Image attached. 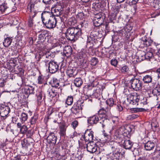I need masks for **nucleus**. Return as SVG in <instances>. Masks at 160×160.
<instances>
[{
    "label": "nucleus",
    "instance_id": "f257e3e1",
    "mask_svg": "<svg viewBox=\"0 0 160 160\" xmlns=\"http://www.w3.org/2000/svg\"><path fill=\"white\" fill-rule=\"evenodd\" d=\"M132 131L131 128L129 126H122L116 130L114 133L115 139L118 140L119 143L122 144L123 147L126 149H131L133 143L129 140L123 139L124 137H128Z\"/></svg>",
    "mask_w": 160,
    "mask_h": 160
},
{
    "label": "nucleus",
    "instance_id": "f03ea898",
    "mask_svg": "<svg viewBox=\"0 0 160 160\" xmlns=\"http://www.w3.org/2000/svg\"><path fill=\"white\" fill-rule=\"evenodd\" d=\"M108 121L107 115L100 109L98 111L97 114L88 118L87 120L90 126H93L98 122H99L103 128L107 125Z\"/></svg>",
    "mask_w": 160,
    "mask_h": 160
},
{
    "label": "nucleus",
    "instance_id": "7ed1b4c3",
    "mask_svg": "<svg viewBox=\"0 0 160 160\" xmlns=\"http://www.w3.org/2000/svg\"><path fill=\"white\" fill-rule=\"evenodd\" d=\"M41 18L43 24L46 28L51 29L56 27L57 19L52 12L44 11L41 14Z\"/></svg>",
    "mask_w": 160,
    "mask_h": 160
},
{
    "label": "nucleus",
    "instance_id": "20e7f679",
    "mask_svg": "<svg viewBox=\"0 0 160 160\" xmlns=\"http://www.w3.org/2000/svg\"><path fill=\"white\" fill-rule=\"evenodd\" d=\"M147 33L142 38L141 43L143 45L141 47H146L145 57L146 60H150L153 56V52L154 50L151 48L149 47L152 42V41L147 37Z\"/></svg>",
    "mask_w": 160,
    "mask_h": 160
},
{
    "label": "nucleus",
    "instance_id": "39448f33",
    "mask_svg": "<svg viewBox=\"0 0 160 160\" xmlns=\"http://www.w3.org/2000/svg\"><path fill=\"white\" fill-rule=\"evenodd\" d=\"M82 30L78 28L71 27L67 29L65 32L66 38L68 40L75 42L81 37Z\"/></svg>",
    "mask_w": 160,
    "mask_h": 160
},
{
    "label": "nucleus",
    "instance_id": "423d86ee",
    "mask_svg": "<svg viewBox=\"0 0 160 160\" xmlns=\"http://www.w3.org/2000/svg\"><path fill=\"white\" fill-rule=\"evenodd\" d=\"M98 32L95 31H92L90 33L89 36L88 37L86 47L87 49L92 50L93 46L98 41L97 40Z\"/></svg>",
    "mask_w": 160,
    "mask_h": 160
},
{
    "label": "nucleus",
    "instance_id": "0eeeda50",
    "mask_svg": "<svg viewBox=\"0 0 160 160\" xmlns=\"http://www.w3.org/2000/svg\"><path fill=\"white\" fill-rule=\"evenodd\" d=\"M114 105L113 99L110 98L107 99L105 102H102L101 104V109L103 112L106 113V114L110 113V110L112 107Z\"/></svg>",
    "mask_w": 160,
    "mask_h": 160
},
{
    "label": "nucleus",
    "instance_id": "6e6552de",
    "mask_svg": "<svg viewBox=\"0 0 160 160\" xmlns=\"http://www.w3.org/2000/svg\"><path fill=\"white\" fill-rule=\"evenodd\" d=\"M79 144L80 147L82 148H87V151L90 153H93L95 152L98 150V149L99 148L97 144L93 141L88 142L87 144H83L82 141H79Z\"/></svg>",
    "mask_w": 160,
    "mask_h": 160
},
{
    "label": "nucleus",
    "instance_id": "1a4fd4ad",
    "mask_svg": "<svg viewBox=\"0 0 160 160\" xmlns=\"http://www.w3.org/2000/svg\"><path fill=\"white\" fill-rule=\"evenodd\" d=\"M28 10L31 12V14L28 21V25L29 27H32L34 22L33 18L36 16L38 11V9H36L34 8V5L31 4L28 5Z\"/></svg>",
    "mask_w": 160,
    "mask_h": 160
},
{
    "label": "nucleus",
    "instance_id": "9d476101",
    "mask_svg": "<svg viewBox=\"0 0 160 160\" xmlns=\"http://www.w3.org/2000/svg\"><path fill=\"white\" fill-rule=\"evenodd\" d=\"M93 133L94 132L91 129L86 130L83 136H82V137L81 140L82 141V142L84 144V142L85 143L86 142H93L94 138Z\"/></svg>",
    "mask_w": 160,
    "mask_h": 160
},
{
    "label": "nucleus",
    "instance_id": "9b49d317",
    "mask_svg": "<svg viewBox=\"0 0 160 160\" xmlns=\"http://www.w3.org/2000/svg\"><path fill=\"white\" fill-rule=\"evenodd\" d=\"M127 99L130 104L138 105L140 101V95L136 92L132 93L128 95Z\"/></svg>",
    "mask_w": 160,
    "mask_h": 160
},
{
    "label": "nucleus",
    "instance_id": "f8f14e48",
    "mask_svg": "<svg viewBox=\"0 0 160 160\" xmlns=\"http://www.w3.org/2000/svg\"><path fill=\"white\" fill-rule=\"evenodd\" d=\"M131 87L135 91H139L142 88V82L138 79L133 78L129 82Z\"/></svg>",
    "mask_w": 160,
    "mask_h": 160
},
{
    "label": "nucleus",
    "instance_id": "ddd939ff",
    "mask_svg": "<svg viewBox=\"0 0 160 160\" xmlns=\"http://www.w3.org/2000/svg\"><path fill=\"white\" fill-rule=\"evenodd\" d=\"M48 65L49 71L51 73L56 72L59 69V65L58 63L54 61H50Z\"/></svg>",
    "mask_w": 160,
    "mask_h": 160
},
{
    "label": "nucleus",
    "instance_id": "4468645a",
    "mask_svg": "<svg viewBox=\"0 0 160 160\" xmlns=\"http://www.w3.org/2000/svg\"><path fill=\"white\" fill-rule=\"evenodd\" d=\"M34 140L32 138H24L21 141L22 147L23 148L27 149L30 145L34 146Z\"/></svg>",
    "mask_w": 160,
    "mask_h": 160
},
{
    "label": "nucleus",
    "instance_id": "2eb2a0df",
    "mask_svg": "<svg viewBox=\"0 0 160 160\" xmlns=\"http://www.w3.org/2000/svg\"><path fill=\"white\" fill-rule=\"evenodd\" d=\"M58 123H60L58 133L60 137L65 138L66 135V131L67 126H66L65 123L64 122H58Z\"/></svg>",
    "mask_w": 160,
    "mask_h": 160
},
{
    "label": "nucleus",
    "instance_id": "dca6fc26",
    "mask_svg": "<svg viewBox=\"0 0 160 160\" xmlns=\"http://www.w3.org/2000/svg\"><path fill=\"white\" fill-rule=\"evenodd\" d=\"M49 11L52 12V13L55 16H58L61 15L63 12L62 6L59 5L56 6L55 7L52 8L51 10H50Z\"/></svg>",
    "mask_w": 160,
    "mask_h": 160
},
{
    "label": "nucleus",
    "instance_id": "f3484780",
    "mask_svg": "<svg viewBox=\"0 0 160 160\" xmlns=\"http://www.w3.org/2000/svg\"><path fill=\"white\" fill-rule=\"evenodd\" d=\"M10 111L9 106L4 105H2L0 108V114L3 118H6Z\"/></svg>",
    "mask_w": 160,
    "mask_h": 160
},
{
    "label": "nucleus",
    "instance_id": "a211bd4d",
    "mask_svg": "<svg viewBox=\"0 0 160 160\" xmlns=\"http://www.w3.org/2000/svg\"><path fill=\"white\" fill-rule=\"evenodd\" d=\"M59 81L57 78H53L51 81V84L53 87H54L55 89H58V93H61L62 89L59 85Z\"/></svg>",
    "mask_w": 160,
    "mask_h": 160
},
{
    "label": "nucleus",
    "instance_id": "6ab92c4d",
    "mask_svg": "<svg viewBox=\"0 0 160 160\" xmlns=\"http://www.w3.org/2000/svg\"><path fill=\"white\" fill-rule=\"evenodd\" d=\"M57 137L53 132H50L47 138L48 143L49 144H55L57 141Z\"/></svg>",
    "mask_w": 160,
    "mask_h": 160
},
{
    "label": "nucleus",
    "instance_id": "aec40b11",
    "mask_svg": "<svg viewBox=\"0 0 160 160\" xmlns=\"http://www.w3.org/2000/svg\"><path fill=\"white\" fill-rule=\"evenodd\" d=\"M122 29H127L128 31L126 32V30L124 32H123V36L125 37L126 40L128 41H130L131 39L130 38V37L131 35V31L132 29V28L129 26H127L123 28Z\"/></svg>",
    "mask_w": 160,
    "mask_h": 160
},
{
    "label": "nucleus",
    "instance_id": "412c9836",
    "mask_svg": "<svg viewBox=\"0 0 160 160\" xmlns=\"http://www.w3.org/2000/svg\"><path fill=\"white\" fill-rule=\"evenodd\" d=\"M48 35V33L47 31L44 30L42 32L38 35V40L41 43L44 42L47 40Z\"/></svg>",
    "mask_w": 160,
    "mask_h": 160
},
{
    "label": "nucleus",
    "instance_id": "4be33fe9",
    "mask_svg": "<svg viewBox=\"0 0 160 160\" xmlns=\"http://www.w3.org/2000/svg\"><path fill=\"white\" fill-rule=\"evenodd\" d=\"M34 88L32 86L26 85L24 88V92L28 96L30 94L34 93Z\"/></svg>",
    "mask_w": 160,
    "mask_h": 160
},
{
    "label": "nucleus",
    "instance_id": "5701e85b",
    "mask_svg": "<svg viewBox=\"0 0 160 160\" xmlns=\"http://www.w3.org/2000/svg\"><path fill=\"white\" fill-rule=\"evenodd\" d=\"M71 111L72 113L77 115H78L80 113V110L79 107V104L78 102L74 103L71 108Z\"/></svg>",
    "mask_w": 160,
    "mask_h": 160
},
{
    "label": "nucleus",
    "instance_id": "b1692460",
    "mask_svg": "<svg viewBox=\"0 0 160 160\" xmlns=\"http://www.w3.org/2000/svg\"><path fill=\"white\" fill-rule=\"evenodd\" d=\"M155 146V144L153 142L149 141L145 143L144 148L147 151H150L154 148Z\"/></svg>",
    "mask_w": 160,
    "mask_h": 160
},
{
    "label": "nucleus",
    "instance_id": "393cba45",
    "mask_svg": "<svg viewBox=\"0 0 160 160\" xmlns=\"http://www.w3.org/2000/svg\"><path fill=\"white\" fill-rule=\"evenodd\" d=\"M72 48L70 46H65L63 50V54L67 57L69 58L70 56L72 53Z\"/></svg>",
    "mask_w": 160,
    "mask_h": 160
},
{
    "label": "nucleus",
    "instance_id": "a878e982",
    "mask_svg": "<svg viewBox=\"0 0 160 160\" xmlns=\"http://www.w3.org/2000/svg\"><path fill=\"white\" fill-rule=\"evenodd\" d=\"M152 93L153 96H155L157 98L156 100H158V96L160 95V85H157L152 90Z\"/></svg>",
    "mask_w": 160,
    "mask_h": 160
},
{
    "label": "nucleus",
    "instance_id": "bb28decb",
    "mask_svg": "<svg viewBox=\"0 0 160 160\" xmlns=\"http://www.w3.org/2000/svg\"><path fill=\"white\" fill-rule=\"evenodd\" d=\"M36 95L37 97V101L38 104L42 102L45 98V96L43 93L42 92L38 91L37 92Z\"/></svg>",
    "mask_w": 160,
    "mask_h": 160
},
{
    "label": "nucleus",
    "instance_id": "cd10ccee",
    "mask_svg": "<svg viewBox=\"0 0 160 160\" xmlns=\"http://www.w3.org/2000/svg\"><path fill=\"white\" fill-rule=\"evenodd\" d=\"M138 59L140 62L146 60L145 57V52L144 51H139L137 53Z\"/></svg>",
    "mask_w": 160,
    "mask_h": 160
},
{
    "label": "nucleus",
    "instance_id": "c85d7f7f",
    "mask_svg": "<svg viewBox=\"0 0 160 160\" xmlns=\"http://www.w3.org/2000/svg\"><path fill=\"white\" fill-rule=\"evenodd\" d=\"M122 156L120 152L118 151L113 152L110 156V158L112 160H119L120 157Z\"/></svg>",
    "mask_w": 160,
    "mask_h": 160
},
{
    "label": "nucleus",
    "instance_id": "c756f323",
    "mask_svg": "<svg viewBox=\"0 0 160 160\" xmlns=\"http://www.w3.org/2000/svg\"><path fill=\"white\" fill-rule=\"evenodd\" d=\"M105 18V14L101 12H99L98 13L95 14L94 16V19H99L100 20H101L103 21H104Z\"/></svg>",
    "mask_w": 160,
    "mask_h": 160
},
{
    "label": "nucleus",
    "instance_id": "7c9ffc66",
    "mask_svg": "<svg viewBox=\"0 0 160 160\" xmlns=\"http://www.w3.org/2000/svg\"><path fill=\"white\" fill-rule=\"evenodd\" d=\"M48 92L49 97L52 98L57 95L58 92V90H55V89H50L48 90Z\"/></svg>",
    "mask_w": 160,
    "mask_h": 160
},
{
    "label": "nucleus",
    "instance_id": "2f4dec72",
    "mask_svg": "<svg viewBox=\"0 0 160 160\" xmlns=\"http://www.w3.org/2000/svg\"><path fill=\"white\" fill-rule=\"evenodd\" d=\"M12 41L11 38L7 37L5 38L3 42L4 46L5 47H8L11 44Z\"/></svg>",
    "mask_w": 160,
    "mask_h": 160
},
{
    "label": "nucleus",
    "instance_id": "473e14b6",
    "mask_svg": "<svg viewBox=\"0 0 160 160\" xmlns=\"http://www.w3.org/2000/svg\"><path fill=\"white\" fill-rule=\"evenodd\" d=\"M87 52L86 50L82 49L77 55V58L79 59H83L85 58L87 56Z\"/></svg>",
    "mask_w": 160,
    "mask_h": 160
},
{
    "label": "nucleus",
    "instance_id": "72a5a7b5",
    "mask_svg": "<svg viewBox=\"0 0 160 160\" xmlns=\"http://www.w3.org/2000/svg\"><path fill=\"white\" fill-rule=\"evenodd\" d=\"M38 118V114L37 113L34 114L33 116L31 118L30 123L31 125H35L37 122Z\"/></svg>",
    "mask_w": 160,
    "mask_h": 160
},
{
    "label": "nucleus",
    "instance_id": "f704fd0d",
    "mask_svg": "<svg viewBox=\"0 0 160 160\" xmlns=\"http://www.w3.org/2000/svg\"><path fill=\"white\" fill-rule=\"evenodd\" d=\"M98 84V82L97 80L93 81L89 83L87 86V88L89 89H91L93 88L96 87Z\"/></svg>",
    "mask_w": 160,
    "mask_h": 160
},
{
    "label": "nucleus",
    "instance_id": "c9c22d12",
    "mask_svg": "<svg viewBox=\"0 0 160 160\" xmlns=\"http://www.w3.org/2000/svg\"><path fill=\"white\" fill-rule=\"evenodd\" d=\"M152 80V77L149 75H146L144 76L142 79V81L144 83H148L151 82Z\"/></svg>",
    "mask_w": 160,
    "mask_h": 160
},
{
    "label": "nucleus",
    "instance_id": "e433bc0d",
    "mask_svg": "<svg viewBox=\"0 0 160 160\" xmlns=\"http://www.w3.org/2000/svg\"><path fill=\"white\" fill-rule=\"evenodd\" d=\"M8 8L7 4L4 2L0 5V14H3L5 12L7 9Z\"/></svg>",
    "mask_w": 160,
    "mask_h": 160
},
{
    "label": "nucleus",
    "instance_id": "4c0bfd02",
    "mask_svg": "<svg viewBox=\"0 0 160 160\" xmlns=\"http://www.w3.org/2000/svg\"><path fill=\"white\" fill-rule=\"evenodd\" d=\"M82 83V81L80 78H76L74 81V84L77 87H80Z\"/></svg>",
    "mask_w": 160,
    "mask_h": 160
},
{
    "label": "nucleus",
    "instance_id": "58836bf2",
    "mask_svg": "<svg viewBox=\"0 0 160 160\" xmlns=\"http://www.w3.org/2000/svg\"><path fill=\"white\" fill-rule=\"evenodd\" d=\"M20 118L22 123H23L28 119V115L24 112L22 113L20 115Z\"/></svg>",
    "mask_w": 160,
    "mask_h": 160
},
{
    "label": "nucleus",
    "instance_id": "ea45409f",
    "mask_svg": "<svg viewBox=\"0 0 160 160\" xmlns=\"http://www.w3.org/2000/svg\"><path fill=\"white\" fill-rule=\"evenodd\" d=\"M104 21L101 20L96 19H93V22L94 25L96 27H98L102 25L104 22Z\"/></svg>",
    "mask_w": 160,
    "mask_h": 160
},
{
    "label": "nucleus",
    "instance_id": "a19ab883",
    "mask_svg": "<svg viewBox=\"0 0 160 160\" xmlns=\"http://www.w3.org/2000/svg\"><path fill=\"white\" fill-rule=\"evenodd\" d=\"M144 109L142 108H130V111L132 113H135L138 112H142L143 111Z\"/></svg>",
    "mask_w": 160,
    "mask_h": 160
},
{
    "label": "nucleus",
    "instance_id": "79ce46f5",
    "mask_svg": "<svg viewBox=\"0 0 160 160\" xmlns=\"http://www.w3.org/2000/svg\"><path fill=\"white\" fill-rule=\"evenodd\" d=\"M129 68L127 65H124L122 67L121 69V72L123 74H126L128 73L129 71Z\"/></svg>",
    "mask_w": 160,
    "mask_h": 160
},
{
    "label": "nucleus",
    "instance_id": "37998d69",
    "mask_svg": "<svg viewBox=\"0 0 160 160\" xmlns=\"http://www.w3.org/2000/svg\"><path fill=\"white\" fill-rule=\"evenodd\" d=\"M139 116L137 114H132L129 115L127 117V120H132L135 119L138 117Z\"/></svg>",
    "mask_w": 160,
    "mask_h": 160
},
{
    "label": "nucleus",
    "instance_id": "c03bdc74",
    "mask_svg": "<svg viewBox=\"0 0 160 160\" xmlns=\"http://www.w3.org/2000/svg\"><path fill=\"white\" fill-rule=\"evenodd\" d=\"M45 81V77L42 75H40L38 77V83L39 84L44 83Z\"/></svg>",
    "mask_w": 160,
    "mask_h": 160
},
{
    "label": "nucleus",
    "instance_id": "a18cd8bd",
    "mask_svg": "<svg viewBox=\"0 0 160 160\" xmlns=\"http://www.w3.org/2000/svg\"><path fill=\"white\" fill-rule=\"evenodd\" d=\"M73 102V98L72 96H68L66 100V103L68 105H71Z\"/></svg>",
    "mask_w": 160,
    "mask_h": 160
},
{
    "label": "nucleus",
    "instance_id": "49530a36",
    "mask_svg": "<svg viewBox=\"0 0 160 160\" xmlns=\"http://www.w3.org/2000/svg\"><path fill=\"white\" fill-rule=\"evenodd\" d=\"M126 30V32H128L127 29H122L121 30L117 31L115 32V34H117L120 37L123 36V32H124Z\"/></svg>",
    "mask_w": 160,
    "mask_h": 160
},
{
    "label": "nucleus",
    "instance_id": "de8ad7c7",
    "mask_svg": "<svg viewBox=\"0 0 160 160\" xmlns=\"http://www.w3.org/2000/svg\"><path fill=\"white\" fill-rule=\"evenodd\" d=\"M94 6L95 9L96 11H99L100 10H102L101 9L102 5L101 3H96L94 4Z\"/></svg>",
    "mask_w": 160,
    "mask_h": 160
},
{
    "label": "nucleus",
    "instance_id": "09e8293b",
    "mask_svg": "<svg viewBox=\"0 0 160 160\" xmlns=\"http://www.w3.org/2000/svg\"><path fill=\"white\" fill-rule=\"evenodd\" d=\"M103 133L104 136V138L105 139V142H108L110 141L111 138L110 136L105 133L104 130L103 131Z\"/></svg>",
    "mask_w": 160,
    "mask_h": 160
},
{
    "label": "nucleus",
    "instance_id": "8fccbe9b",
    "mask_svg": "<svg viewBox=\"0 0 160 160\" xmlns=\"http://www.w3.org/2000/svg\"><path fill=\"white\" fill-rule=\"evenodd\" d=\"M28 128L25 125H23L22 127L20 128V132L21 133L24 134L27 131Z\"/></svg>",
    "mask_w": 160,
    "mask_h": 160
},
{
    "label": "nucleus",
    "instance_id": "3c124183",
    "mask_svg": "<svg viewBox=\"0 0 160 160\" xmlns=\"http://www.w3.org/2000/svg\"><path fill=\"white\" fill-rule=\"evenodd\" d=\"M26 133L27 138H31V137L33 134V132L31 130H29L28 131H27Z\"/></svg>",
    "mask_w": 160,
    "mask_h": 160
},
{
    "label": "nucleus",
    "instance_id": "603ef678",
    "mask_svg": "<svg viewBox=\"0 0 160 160\" xmlns=\"http://www.w3.org/2000/svg\"><path fill=\"white\" fill-rule=\"evenodd\" d=\"M98 59L96 58H93L91 60V64L94 66L96 65L98 63Z\"/></svg>",
    "mask_w": 160,
    "mask_h": 160
},
{
    "label": "nucleus",
    "instance_id": "864d4df0",
    "mask_svg": "<svg viewBox=\"0 0 160 160\" xmlns=\"http://www.w3.org/2000/svg\"><path fill=\"white\" fill-rule=\"evenodd\" d=\"M110 62L112 65L113 66L115 67H116L118 62L116 59H112L111 60Z\"/></svg>",
    "mask_w": 160,
    "mask_h": 160
},
{
    "label": "nucleus",
    "instance_id": "5fc2aeb1",
    "mask_svg": "<svg viewBox=\"0 0 160 160\" xmlns=\"http://www.w3.org/2000/svg\"><path fill=\"white\" fill-rule=\"evenodd\" d=\"M67 73L69 77H74V72L72 69H70L68 70Z\"/></svg>",
    "mask_w": 160,
    "mask_h": 160
},
{
    "label": "nucleus",
    "instance_id": "6e6d98bb",
    "mask_svg": "<svg viewBox=\"0 0 160 160\" xmlns=\"http://www.w3.org/2000/svg\"><path fill=\"white\" fill-rule=\"evenodd\" d=\"M154 8L156 10H158L159 12V13H158V12L157 14H156L157 16H158L160 14V6L158 4H156L154 6Z\"/></svg>",
    "mask_w": 160,
    "mask_h": 160
},
{
    "label": "nucleus",
    "instance_id": "4d7b16f0",
    "mask_svg": "<svg viewBox=\"0 0 160 160\" xmlns=\"http://www.w3.org/2000/svg\"><path fill=\"white\" fill-rule=\"evenodd\" d=\"M17 68L18 69V72L19 73L20 75H23L24 73V71L23 69L22 68L19 67H17Z\"/></svg>",
    "mask_w": 160,
    "mask_h": 160
},
{
    "label": "nucleus",
    "instance_id": "13d9d810",
    "mask_svg": "<svg viewBox=\"0 0 160 160\" xmlns=\"http://www.w3.org/2000/svg\"><path fill=\"white\" fill-rule=\"evenodd\" d=\"M119 119L118 117H115L112 118V121L113 123L118 124V123Z\"/></svg>",
    "mask_w": 160,
    "mask_h": 160
},
{
    "label": "nucleus",
    "instance_id": "bf43d9fd",
    "mask_svg": "<svg viewBox=\"0 0 160 160\" xmlns=\"http://www.w3.org/2000/svg\"><path fill=\"white\" fill-rule=\"evenodd\" d=\"M72 127L74 129H75L78 125V122L77 120H75L72 122Z\"/></svg>",
    "mask_w": 160,
    "mask_h": 160
},
{
    "label": "nucleus",
    "instance_id": "052dcab7",
    "mask_svg": "<svg viewBox=\"0 0 160 160\" xmlns=\"http://www.w3.org/2000/svg\"><path fill=\"white\" fill-rule=\"evenodd\" d=\"M139 0H128V2L130 5H135Z\"/></svg>",
    "mask_w": 160,
    "mask_h": 160
},
{
    "label": "nucleus",
    "instance_id": "680f3d73",
    "mask_svg": "<svg viewBox=\"0 0 160 160\" xmlns=\"http://www.w3.org/2000/svg\"><path fill=\"white\" fill-rule=\"evenodd\" d=\"M116 108L119 112H121L123 110L122 107L120 104H119L117 105Z\"/></svg>",
    "mask_w": 160,
    "mask_h": 160
},
{
    "label": "nucleus",
    "instance_id": "e2e57ef3",
    "mask_svg": "<svg viewBox=\"0 0 160 160\" xmlns=\"http://www.w3.org/2000/svg\"><path fill=\"white\" fill-rule=\"evenodd\" d=\"M77 16L80 18V19H82L84 18V13L82 12H80L78 14Z\"/></svg>",
    "mask_w": 160,
    "mask_h": 160
},
{
    "label": "nucleus",
    "instance_id": "0e129e2a",
    "mask_svg": "<svg viewBox=\"0 0 160 160\" xmlns=\"http://www.w3.org/2000/svg\"><path fill=\"white\" fill-rule=\"evenodd\" d=\"M42 2L45 5L49 4L51 3V0H42Z\"/></svg>",
    "mask_w": 160,
    "mask_h": 160
},
{
    "label": "nucleus",
    "instance_id": "69168bd1",
    "mask_svg": "<svg viewBox=\"0 0 160 160\" xmlns=\"http://www.w3.org/2000/svg\"><path fill=\"white\" fill-rule=\"evenodd\" d=\"M51 53L49 52H45L44 57H45L47 58H49V57H51Z\"/></svg>",
    "mask_w": 160,
    "mask_h": 160
},
{
    "label": "nucleus",
    "instance_id": "338daca9",
    "mask_svg": "<svg viewBox=\"0 0 160 160\" xmlns=\"http://www.w3.org/2000/svg\"><path fill=\"white\" fill-rule=\"evenodd\" d=\"M93 96L95 97L96 98H97L100 96V93L96 92L93 93Z\"/></svg>",
    "mask_w": 160,
    "mask_h": 160
},
{
    "label": "nucleus",
    "instance_id": "774afa93",
    "mask_svg": "<svg viewBox=\"0 0 160 160\" xmlns=\"http://www.w3.org/2000/svg\"><path fill=\"white\" fill-rule=\"evenodd\" d=\"M156 73L158 78H160V68H158L156 71Z\"/></svg>",
    "mask_w": 160,
    "mask_h": 160
}]
</instances>
